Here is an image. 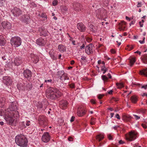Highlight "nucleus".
I'll return each instance as SVG.
<instances>
[{
    "label": "nucleus",
    "mask_w": 147,
    "mask_h": 147,
    "mask_svg": "<svg viewBox=\"0 0 147 147\" xmlns=\"http://www.w3.org/2000/svg\"><path fill=\"white\" fill-rule=\"evenodd\" d=\"M129 62L130 64V66H132L134 63L136 62V60L135 57H132L129 59Z\"/></svg>",
    "instance_id": "obj_34"
},
{
    "label": "nucleus",
    "mask_w": 147,
    "mask_h": 147,
    "mask_svg": "<svg viewBox=\"0 0 147 147\" xmlns=\"http://www.w3.org/2000/svg\"><path fill=\"white\" fill-rule=\"evenodd\" d=\"M73 8L76 11H81L83 9L82 5L80 3H75L73 5Z\"/></svg>",
    "instance_id": "obj_12"
},
{
    "label": "nucleus",
    "mask_w": 147,
    "mask_h": 147,
    "mask_svg": "<svg viewBox=\"0 0 147 147\" xmlns=\"http://www.w3.org/2000/svg\"><path fill=\"white\" fill-rule=\"evenodd\" d=\"M108 138L109 140H113L112 137L110 134L108 135Z\"/></svg>",
    "instance_id": "obj_52"
},
{
    "label": "nucleus",
    "mask_w": 147,
    "mask_h": 147,
    "mask_svg": "<svg viewBox=\"0 0 147 147\" xmlns=\"http://www.w3.org/2000/svg\"><path fill=\"white\" fill-rule=\"evenodd\" d=\"M77 28L81 32H84L86 30V27L82 23H79L77 24Z\"/></svg>",
    "instance_id": "obj_14"
},
{
    "label": "nucleus",
    "mask_w": 147,
    "mask_h": 147,
    "mask_svg": "<svg viewBox=\"0 0 147 147\" xmlns=\"http://www.w3.org/2000/svg\"><path fill=\"white\" fill-rule=\"evenodd\" d=\"M1 24L3 27L5 29H8L11 28V24L9 22L4 21Z\"/></svg>",
    "instance_id": "obj_16"
},
{
    "label": "nucleus",
    "mask_w": 147,
    "mask_h": 147,
    "mask_svg": "<svg viewBox=\"0 0 147 147\" xmlns=\"http://www.w3.org/2000/svg\"><path fill=\"white\" fill-rule=\"evenodd\" d=\"M137 134V133L136 131H131L126 136V139L129 141H133L136 138Z\"/></svg>",
    "instance_id": "obj_6"
},
{
    "label": "nucleus",
    "mask_w": 147,
    "mask_h": 147,
    "mask_svg": "<svg viewBox=\"0 0 147 147\" xmlns=\"http://www.w3.org/2000/svg\"><path fill=\"white\" fill-rule=\"evenodd\" d=\"M101 77L102 80L104 81H107L108 80V78L105 75H102Z\"/></svg>",
    "instance_id": "obj_45"
},
{
    "label": "nucleus",
    "mask_w": 147,
    "mask_h": 147,
    "mask_svg": "<svg viewBox=\"0 0 147 147\" xmlns=\"http://www.w3.org/2000/svg\"><path fill=\"white\" fill-rule=\"evenodd\" d=\"M75 119V117H74L72 116L70 119V121L71 122H72L74 121Z\"/></svg>",
    "instance_id": "obj_63"
},
{
    "label": "nucleus",
    "mask_w": 147,
    "mask_h": 147,
    "mask_svg": "<svg viewBox=\"0 0 147 147\" xmlns=\"http://www.w3.org/2000/svg\"><path fill=\"white\" fill-rule=\"evenodd\" d=\"M58 49L59 51L63 52L66 51V47L62 45H60L58 46Z\"/></svg>",
    "instance_id": "obj_27"
},
{
    "label": "nucleus",
    "mask_w": 147,
    "mask_h": 147,
    "mask_svg": "<svg viewBox=\"0 0 147 147\" xmlns=\"http://www.w3.org/2000/svg\"><path fill=\"white\" fill-rule=\"evenodd\" d=\"M3 83L7 86H10L12 84V81L10 78L8 76H4L3 78Z\"/></svg>",
    "instance_id": "obj_10"
},
{
    "label": "nucleus",
    "mask_w": 147,
    "mask_h": 147,
    "mask_svg": "<svg viewBox=\"0 0 147 147\" xmlns=\"http://www.w3.org/2000/svg\"><path fill=\"white\" fill-rule=\"evenodd\" d=\"M50 54L51 58L53 59H56V58L55 57L53 54H52V53L49 52V53Z\"/></svg>",
    "instance_id": "obj_47"
},
{
    "label": "nucleus",
    "mask_w": 147,
    "mask_h": 147,
    "mask_svg": "<svg viewBox=\"0 0 147 147\" xmlns=\"http://www.w3.org/2000/svg\"><path fill=\"white\" fill-rule=\"evenodd\" d=\"M5 119L7 124L12 126H16L17 119L18 118L14 117L13 114L9 115L8 113L7 112H5Z\"/></svg>",
    "instance_id": "obj_3"
},
{
    "label": "nucleus",
    "mask_w": 147,
    "mask_h": 147,
    "mask_svg": "<svg viewBox=\"0 0 147 147\" xmlns=\"http://www.w3.org/2000/svg\"><path fill=\"white\" fill-rule=\"evenodd\" d=\"M15 142L18 146L23 147H27L28 141L27 138L24 135H18L15 138Z\"/></svg>",
    "instance_id": "obj_2"
},
{
    "label": "nucleus",
    "mask_w": 147,
    "mask_h": 147,
    "mask_svg": "<svg viewBox=\"0 0 147 147\" xmlns=\"http://www.w3.org/2000/svg\"><path fill=\"white\" fill-rule=\"evenodd\" d=\"M38 15L40 17L43 18V20L45 21L47 20V16L45 13L43 12L41 14L39 13Z\"/></svg>",
    "instance_id": "obj_30"
},
{
    "label": "nucleus",
    "mask_w": 147,
    "mask_h": 147,
    "mask_svg": "<svg viewBox=\"0 0 147 147\" xmlns=\"http://www.w3.org/2000/svg\"><path fill=\"white\" fill-rule=\"evenodd\" d=\"M12 46L15 47H17L20 46L21 44L22 40L21 38L18 36L12 37L10 40Z\"/></svg>",
    "instance_id": "obj_5"
},
{
    "label": "nucleus",
    "mask_w": 147,
    "mask_h": 147,
    "mask_svg": "<svg viewBox=\"0 0 147 147\" xmlns=\"http://www.w3.org/2000/svg\"><path fill=\"white\" fill-rule=\"evenodd\" d=\"M90 31L92 33L95 34L97 32L98 27L97 26H94L93 25H91L90 26Z\"/></svg>",
    "instance_id": "obj_21"
},
{
    "label": "nucleus",
    "mask_w": 147,
    "mask_h": 147,
    "mask_svg": "<svg viewBox=\"0 0 147 147\" xmlns=\"http://www.w3.org/2000/svg\"><path fill=\"white\" fill-rule=\"evenodd\" d=\"M26 125L27 126H29L30 125V121H29L26 122Z\"/></svg>",
    "instance_id": "obj_56"
},
{
    "label": "nucleus",
    "mask_w": 147,
    "mask_h": 147,
    "mask_svg": "<svg viewBox=\"0 0 147 147\" xmlns=\"http://www.w3.org/2000/svg\"><path fill=\"white\" fill-rule=\"evenodd\" d=\"M5 98H0V107H2L5 102Z\"/></svg>",
    "instance_id": "obj_31"
},
{
    "label": "nucleus",
    "mask_w": 147,
    "mask_h": 147,
    "mask_svg": "<svg viewBox=\"0 0 147 147\" xmlns=\"http://www.w3.org/2000/svg\"><path fill=\"white\" fill-rule=\"evenodd\" d=\"M64 71L63 70H61L57 72V75L58 77H60L63 74H64Z\"/></svg>",
    "instance_id": "obj_38"
},
{
    "label": "nucleus",
    "mask_w": 147,
    "mask_h": 147,
    "mask_svg": "<svg viewBox=\"0 0 147 147\" xmlns=\"http://www.w3.org/2000/svg\"><path fill=\"white\" fill-rule=\"evenodd\" d=\"M52 82V80L51 79L46 80L45 81V82L51 83Z\"/></svg>",
    "instance_id": "obj_50"
},
{
    "label": "nucleus",
    "mask_w": 147,
    "mask_h": 147,
    "mask_svg": "<svg viewBox=\"0 0 147 147\" xmlns=\"http://www.w3.org/2000/svg\"><path fill=\"white\" fill-rule=\"evenodd\" d=\"M112 99L115 102H117L118 100V98H117L113 97Z\"/></svg>",
    "instance_id": "obj_53"
},
{
    "label": "nucleus",
    "mask_w": 147,
    "mask_h": 147,
    "mask_svg": "<svg viewBox=\"0 0 147 147\" xmlns=\"http://www.w3.org/2000/svg\"><path fill=\"white\" fill-rule=\"evenodd\" d=\"M115 117L118 119H120V117L118 114H117L115 115Z\"/></svg>",
    "instance_id": "obj_55"
},
{
    "label": "nucleus",
    "mask_w": 147,
    "mask_h": 147,
    "mask_svg": "<svg viewBox=\"0 0 147 147\" xmlns=\"http://www.w3.org/2000/svg\"><path fill=\"white\" fill-rule=\"evenodd\" d=\"M38 31L39 32H40L41 35H42L43 34V30L42 28H39L38 29Z\"/></svg>",
    "instance_id": "obj_51"
},
{
    "label": "nucleus",
    "mask_w": 147,
    "mask_h": 147,
    "mask_svg": "<svg viewBox=\"0 0 147 147\" xmlns=\"http://www.w3.org/2000/svg\"><path fill=\"white\" fill-rule=\"evenodd\" d=\"M17 88L19 90H25V88L23 84H18Z\"/></svg>",
    "instance_id": "obj_33"
},
{
    "label": "nucleus",
    "mask_w": 147,
    "mask_h": 147,
    "mask_svg": "<svg viewBox=\"0 0 147 147\" xmlns=\"http://www.w3.org/2000/svg\"><path fill=\"white\" fill-rule=\"evenodd\" d=\"M85 114V110L82 107H80L78 108L77 111V115L78 116H82L84 115Z\"/></svg>",
    "instance_id": "obj_15"
},
{
    "label": "nucleus",
    "mask_w": 147,
    "mask_h": 147,
    "mask_svg": "<svg viewBox=\"0 0 147 147\" xmlns=\"http://www.w3.org/2000/svg\"><path fill=\"white\" fill-rule=\"evenodd\" d=\"M61 10L63 13H65L68 11V8L66 6H63L61 7Z\"/></svg>",
    "instance_id": "obj_40"
},
{
    "label": "nucleus",
    "mask_w": 147,
    "mask_h": 147,
    "mask_svg": "<svg viewBox=\"0 0 147 147\" xmlns=\"http://www.w3.org/2000/svg\"><path fill=\"white\" fill-rule=\"evenodd\" d=\"M22 63L21 59L20 58H16L14 61L15 65L16 66L19 65Z\"/></svg>",
    "instance_id": "obj_24"
},
{
    "label": "nucleus",
    "mask_w": 147,
    "mask_h": 147,
    "mask_svg": "<svg viewBox=\"0 0 147 147\" xmlns=\"http://www.w3.org/2000/svg\"><path fill=\"white\" fill-rule=\"evenodd\" d=\"M13 15L14 16H19L22 14V11L19 8L15 7L11 10Z\"/></svg>",
    "instance_id": "obj_11"
},
{
    "label": "nucleus",
    "mask_w": 147,
    "mask_h": 147,
    "mask_svg": "<svg viewBox=\"0 0 147 147\" xmlns=\"http://www.w3.org/2000/svg\"><path fill=\"white\" fill-rule=\"evenodd\" d=\"M107 70V69L105 67V66L102 67L101 68V71H103V74H105Z\"/></svg>",
    "instance_id": "obj_41"
},
{
    "label": "nucleus",
    "mask_w": 147,
    "mask_h": 147,
    "mask_svg": "<svg viewBox=\"0 0 147 147\" xmlns=\"http://www.w3.org/2000/svg\"><path fill=\"white\" fill-rule=\"evenodd\" d=\"M4 115V112L2 110H0V116H2Z\"/></svg>",
    "instance_id": "obj_58"
},
{
    "label": "nucleus",
    "mask_w": 147,
    "mask_h": 147,
    "mask_svg": "<svg viewBox=\"0 0 147 147\" xmlns=\"http://www.w3.org/2000/svg\"><path fill=\"white\" fill-rule=\"evenodd\" d=\"M134 48V46L132 45H127L126 49L129 51H130Z\"/></svg>",
    "instance_id": "obj_43"
},
{
    "label": "nucleus",
    "mask_w": 147,
    "mask_h": 147,
    "mask_svg": "<svg viewBox=\"0 0 147 147\" xmlns=\"http://www.w3.org/2000/svg\"><path fill=\"white\" fill-rule=\"evenodd\" d=\"M142 6V4L141 3L138 2V4L137 5V7H141Z\"/></svg>",
    "instance_id": "obj_60"
},
{
    "label": "nucleus",
    "mask_w": 147,
    "mask_h": 147,
    "mask_svg": "<svg viewBox=\"0 0 147 147\" xmlns=\"http://www.w3.org/2000/svg\"><path fill=\"white\" fill-rule=\"evenodd\" d=\"M122 120L124 121H129L132 118L129 115H123L122 116Z\"/></svg>",
    "instance_id": "obj_19"
},
{
    "label": "nucleus",
    "mask_w": 147,
    "mask_h": 147,
    "mask_svg": "<svg viewBox=\"0 0 147 147\" xmlns=\"http://www.w3.org/2000/svg\"><path fill=\"white\" fill-rule=\"evenodd\" d=\"M140 73L141 75H143L147 77V68L140 71Z\"/></svg>",
    "instance_id": "obj_32"
},
{
    "label": "nucleus",
    "mask_w": 147,
    "mask_h": 147,
    "mask_svg": "<svg viewBox=\"0 0 147 147\" xmlns=\"http://www.w3.org/2000/svg\"><path fill=\"white\" fill-rule=\"evenodd\" d=\"M95 119L93 117H92L91 119L90 124L91 125H94L95 123Z\"/></svg>",
    "instance_id": "obj_44"
},
{
    "label": "nucleus",
    "mask_w": 147,
    "mask_h": 147,
    "mask_svg": "<svg viewBox=\"0 0 147 147\" xmlns=\"http://www.w3.org/2000/svg\"><path fill=\"white\" fill-rule=\"evenodd\" d=\"M50 140V136L49 133L46 132L44 133L41 138L42 141L45 143L48 142Z\"/></svg>",
    "instance_id": "obj_8"
},
{
    "label": "nucleus",
    "mask_w": 147,
    "mask_h": 147,
    "mask_svg": "<svg viewBox=\"0 0 147 147\" xmlns=\"http://www.w3.org/2000/svg\"><path fill=\"white\" fill-rule=\"evenodd\" d=\"M69 87L72 88H74L75 87V85L74 83H71L69 84Z\"/></svg>",
    "instance_id": "obj_49"
},
{
    "label": "nucleus",
    "mask_w": 147,
    "mask_h": 147,
    "mask_svg": "<svg viewBox=\"0 0 147 147\" xmlns=\"http://www.w3.org/2000/svg\"><path fill=\"white\" fill-rule=\"evenodd\" d=\"M44 102H42L40 103H39V105L37 107V109H39L40 110H44L46 108V106L45 105H43Z\"/></svg>",
    "instance_id": "obj_22"
},
{
    "label": "nucleus",
    "mask_w": 147,
    "mask_h": 147,
    "mask_svg": "<svg viewBox=\"0 0 147 147\" xmlns=\"http://www.w3.org/2000/svg\"><path fill=\"white\" fill-rule=\"evenodd\" d=\"M58 2L57 0H54L52 2L53 5L54 6H55L57 5Z\"/></svg>",
    "instance_id": "obj_48"
},
{
    "label": "nucleus",
    "mask_w": 147,
    "mask_h": 147,
    "mask_svg": "<svg viewBox=\"0 0 147 147\" xmlns=\"http://www.w3.org/2000/svg\"><path fill=\"white\" fill-rule=\"evenodd\" d=\"M37 45L43 46L44 45V41L42 38H39L37 39Z\"/></svg>",
    "instance_id": "obj_28"
},
{
    "label": "nucleus",
    "mask_w": 147,
    "mask_h": 147,
    "mask_svg": "<svg viewBox=\"0 0 147 147\" xmlns=\"http://www.w3.org/2000/svg\"><path fill=\"white\" fill-rule=\"evenodd\" d=\"M6 43V40L2 35H0V45L1 46L4 45Z\"/></svg>",
    "instance_id": "obj_23"
},
{
    "label": "nucleus",
    "mask_w": 147,
    "mask_h": 147,
    "mask_svg": "<svg viewBox=\"0 0 147 147\" xmlns=\"http://www.w3.org/2000/svg\"><path fill=\"white\" fill-rule=\"evenodd\" d=\"M117 88L119 89H121L123 87L124 85L122 83H117L116 84Z\"/></svg>",
    "instance_id": "obj_37"
},
{
    "label": "nucleus",
    "mask_w": 147,
    "mask_h": 147,
    "mask_svg": "<svg viewBox=\"0 0 147 147\" xmlns=\"http://www.w3.org/2000/svg\"><path fill=\"white\" fill-rule=\"evenodd\" d=\"M104 138V136L103 135L100 134L98 135L96 137V139L100 142L101 140L103 139Z\"/></svg>",
    "instance_id": "obj_35"
},
{
    "label": "nucleus",
    "mask_w": 147,
    "mask_h": 147,
    "mask_svg": "<svg viewBox=\"0 0 147 147\" xmlns=\"http://www.w3.org/2000/svg\"><path fill=\"white\" fill-rule=\"evenodd\" d=\"M94 48V46L91 44H90L85 47V52L88 55H90L93 53V50Z\"/></svg>",
    "instance_id": "obj_9"
},
{
    "label": "nucleus",
    "mask_w": 147,
    "mask_h": 147,
    "mask_svg": "<svg viewBox=\"0 0 147 147\" xmlns=\"http://www.w3.org/2000/svg\"><path fill=\"white\" fill-rule=\"evenodd\" d=\"M133 115L135 117V119L136 120H138L140 118V117L139 116H138L136 115Z\"/></svg>",
    "instance_id": "obj_54"
},
{
    "label": "nucleus",
    "mask_w": 147,
    "mask_h": 147,
    "mask_svg": "<svg viewBox=\"0 0 147 147\" xmlns=\"http://www.w3.org/2000/svg\"><path fill=\"white\" fill-rule=\"evenodd\" d=\"M86 57L85 56H81V59L83 61L86 60Z\"/></svg>",
    "instance_id": "obj_57"
},
{
    "label": "nucleus",
    "mask_w": 147,
    "mask_h": 147,
    "mask_svg": "<svg viewBox=\"0 0 147 147\" xmlns=\"http://www.w3.org/2000/svg\"><path fill=\"white\" fill-rule=\"evenodd\" d=\"M17 109L16 106L14 105L13 102H11L9 105L8 109L5 110V112L8 113L9 115L13 114L14 117H16L19 118V112L17 111L16 110Z\"/></svg>",
    "instance_id": "obj_4"
},
{
    "label": "nucleus",
    "mask_w": 147,
    "mask_h": 147,
    "mask_svg": "<svg viewBox=\"0 0 147 147\" xmlns=\"http://www.w3.org/2000/svg\"><path fill=\"white\" fill-rule=\"evenodd\" d=\"M96 12L97 15L98 16H100L101 18H103L104 16L106 15L107 13V11L103 8L97 9Z\"/></svg>",
    "instance_id": "obj_7"
},
{
    "label": "nucleus",
    "mask_w": 147,
    "mask_h": 147,
    "mask_svg": "<svg viewBox=\"0 0 147 147\" xmlns=\"http://www.w3.org/2000/svg\"><path fill=\"white\" fill-rule=\"evenodd\" d=\"M91 103L92 104H95L96 103V102H95V101L93 100V99H92L91 100Z\"/></svg>",
    "instance_id": "obj_62"
},
{
    "label": "nucleus",
    "mask_w": 147,
    "mask_h": 147,
    "mask_svg": "<svg viewBox=\"0 0 147 147\" xmlns=\"http://www.w3.org/2000/svg\"><path fill=\"white\" fill-rule=\"evenodd\" d=\"M38 120L39 124L41 125H43L45 122V117L44 116H40L39 117Z\"/></svg>",
    "instance_id": "obj_18"
},
{
    "label": "nucleus",
    "mask_w": 147,
    "mask_h": 147,
    "mask_svg": "<svg viewBox=\"0 0 147 147\" xmlns=\"http://www.w3.org/2000/svg\"><path fill=\"white\" fill-rule=\"evenodd\" d=\"M67 74L66 73H64V74L60 76V79L62 80H69V78L67 76Z\"/></svg>",
    "instance_id": "obj_26"
},
{
    "label": "nucleus",
    "mask_w": 147,
    "mask_h": 147,
    "mask_svg": "<svg viewBox=\"0 0 147 147\" xmlns=\"http://www.w3.org/2000/svg\"><path fill=\"white\" fill-rule=\"evenodd\" d=\"M130 100L132 103H136L138 101L137 97L135 95L131 97Z\"/></svg>",
    "instance_id": "obj_29"
},
{
    "label": "nucleus",
    "mask_w": 147,
    "mask_h": 147,
    "mask_svg": "<svg viewBox=\"0 0 147 147\" xmlns=\"http://www.w3.org/2000/svg\"><path fill=\"white\" fill-rule=\"evenodd\" d=\"M126 23L123 21H122L121 22L119 23V29L120 30L124 31L126 27Z\"/></svg>",
    "instance_id": "obj_20"
},
{
    "label": "nucleus",
    "mask_w": 147,
    "mask_h": 147,
    "mask_svg": "<svg viewBox=\"0 0 147 147\" xmlns=\"http://www.w3.org/2000/svg\"><path fill=\"white\" fill-rule=\"evenodd\" d=\"M20 126L21 129H23L26 127L25 125V123L24 121L20 123Z\"/></svg>",
    "instance_id": "obj_42"
},
{
    "label": "nucleus",
    "mask_w": 147,
    "mask_h": 147,
    "mask_svg": "<svg viewBox=\"0 0 147 147\" xmlns=\"http://www.w3.org/2000/svg\"><path fill=\"white\" fill-rule=\"evenodd\" d=\"M29 18V17L27 16H23L21 20L23 22L27 24Z\"/></svg>",
    "instance_id": "obj_25"
},
{
    "label": "nucleus",
    "mask_w": 147,
    "mask_h": 147,
    "mask_svg": "<svg viewBox=\"0 0 147 147\" xmlns=\"http://www.w3.org/2000/svg\"><path fill=\"white\" fill-rule=\"evenodd\" d=\"M142 126L144 129H146L147 128V127L146 125L142 123Z\"/></svg>",
    "instance_id": "obj_61"
},
{
    "label": "nucleus",
    "mask_w": 147,
    "mask_h": 147,
    "mask_svg": "<svg viewBox=\"0 0 147 147\" xmlns=\"http://www.w3.org/2000/svg\"><path fill=\"white\" fill-rule=\"evenodd\" d=\"M31 84L30 83L27 84L26 83V84H24L25 86L26 85L27 88H28L29 89H30L31 88Z\"/></svg>",
    "instance_id": "obj_46"
},
{
    "label": "nucleus",
    "mask_w": 147,
    "mask_h": 147,
    "mask_svg": "<svg viewBox=\"0 0 147 147\" xmlns=\"http://www.w3.org/2000/svg\"><path fill=\"white\" fill-rule=\"evenodd\" d=\"M59 106L63 109H65L67 106V103L65 100H62L59 102Z\"/></svg>",
    "instance_id": "obj_17"
},
{
    "label": "nucleus",
    "mask_w": 147,
    "mask_h": 147,
    "mask_svg": "<svg viewBox=\"0 0 147 147\" xmlns=\"http://www.w3.org/2000/svg\"><path fill=\"white\" fill-rule=\"evenodd\" d=\"M141 88H144L145 89H147V85H144L142 86L141 87Z\"/></svg>",
    "instance_id": "obj_59"
},
{
    "label": "nucleus",
    "mask_w": 147,
    "mask_h": 147,
    "mask_svg": "<svg viewBox=\"0 0 147 147\" xmlns=\"http://www.w3.org/2000/svg\"><path fill=\"white\" fill-rule=\"evenodd\" d=\"M23 74L24 77L27 79H30L32 76V73L30 70L26 69L24 71Z\"/></svg>",
    "instance_id": "obj_13"
},
{
    "label": "nucleus",
    "mask_w": 147,
    "mask_h": 147,
    "mask_svg": "<svg viewBox=\"0 0 147 147\" xmlns=\"http://www.w3.org/2000/svg\"><path fill=\"white\" fill-rule=\"evenodd\" d=\"M106 6H107L109 2V0H100Z\"/></svg>",
    "instance_id": "obj_39"
},
{
    "label": "nucleus",
    "mask_w": 147,
    "mask_h": 147,
    "mask_svg": "<svg viewBox=\"0 0 147 147\" xmlns=\"http://www.w3.org/2000/svg\"><path fill=\"white\" fill-rule=\"evenodd\" d=\"M68 140L70 142H72L73 141V138L71 137H69L68 138Z\"/></svg>",
    "instance_id": "obj_64"
},
{
    "label": "nucleus",
    "mask_w": 147,
    "mask_h": 147,
    "mask_svg": "<svg viewBox=\"0 0 147 147\" xmlns=\"http://www.w3.org/2000/svg\"><path fill=\"white\" fill-rule=\"evenodd\" d=\"M143 62L145 64H147V55H144L142 58Z\"/></svg>",
    "instance_id": "obj_36"
},
{
    "label": "nucleus",
    "mask_w": 147,
    "mask_h": 147,
    "mask_svg": "<svg viewBox=\"0 0 147 147\" xmlns=\"http://www.w3.org/2000/svg\"><path fill=\"white\" fill-rule=\"evenodd\" d=\"M47 97L52 100H55L60 97L61 94V92L56 88H49L47 89L46 92Z\"/></svg>",
    "instance_id": "obj_1"
}]
</instances>
